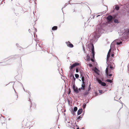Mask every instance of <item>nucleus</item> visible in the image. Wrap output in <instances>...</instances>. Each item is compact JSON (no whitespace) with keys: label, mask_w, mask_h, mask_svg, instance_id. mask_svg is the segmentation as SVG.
Segmentation results:
<instances>
[{"label":"nucleus","mask_w":129,"mask_h":129,"mask_svg":"<svg viewBox=\"0 0 129 129\" xmlns=\"http://www.w3.org/2000/svg\"><path fill=\"white\" fill-rule=\"evenodd\" d=\"M85 87V84L84 83H83L82 84L81 87L80 88L81 89L84 90V89Z\"/></svg>","instance_id":"17"},{"label":"nucleus","mask_w":129,"mask_h":129,"mask_svg":"<svg viewBox=\"0 0 129 129\" xmlns=\"http://www.w3.org/2000/svg\"><path fill=\"white\" fill-rule=\"evenodd\" d=\"M77 110V108L75 107H74V109L72 110V111H71L72 113L74 115L75 112H76Z\"/></svg>","instance_id":"13"},{"label":"nucleus","mask_w":129,"mask_h":129,"mask_svg":"<svg viewBox=\"0 0 129 129\" xmlns=\"http://www.w3.org/2000/svg\"><path fill=\"white\" fill-rule=\"evenodd\" d=\"M77 129H79V127H78V128H77Z\"/></svg>","instance_id":"45"},{"label":"nucleus","mask_w":129,"mask_h":129,"mask_svg":"<svg viewBox=\"0 0 129 129\" xmlns=\"http://www.w3.org/2000/svg\"><path fill=\"white\" fill-rule=\"evenodd\" d=\"M1 117H3V118L4 117L3 116H2V115H1Z\"/></svg>","instance_id":"46"},{"label":"nucleus","mask_w":129,"mask_h":129,"mask_svg":"<svg viewBox=\"0 0 129 129\" xmlns=\"http://www.w3.org/2000/svg\"><path fill=\"white\" fill-rule=\"evenodd\" d=\"M13 89H14V91H15V92H16V91H15V89H14V87L13 86Z\"/></svg>","instance_id":"40"},{"label":"nucleus","mask_w":129,"mask_h":129,"mask_svg":"<svg viewBox=\"0 0 129 129\" xmlns=\"http://www.w3.org/2000/svg\"><path fill=\"white\" fill-rule=\"evenodd\" d=\"M75 76L76 77V78H78V77H79V75L77 74H75Z\"/></svg>","instance_id":"22"},{"label":"nucleus","mask_w":129,"mask_h":129,"mask_svg":"<svg viewBox=\"0 0 129 129\" xmlns=\"http://www.w3.org/2000/svg\"><path fill=\"white\" fill-rule=\"evenodd\" d=\"M72 88L74 92L76 93H78V88L77 87H76L75 84H73Z\"/></svg>","instance_id":"4"},{"label":"nucleus","mask_w":129,"mask_h":129,"mask_svg":"<svg viewBox=\"0 0 129 129\" xmlns=\"http://www.w3.org/2000/svg\"><path fill=\"white\" fill-rule=\"evenodd\" d=\"M90 85H91L90 84L89 85V86H88V91H89L90 90V89H91V87H90Z\"/></svg>","instance_id":"24"},{"label":"nucleus","mask_w":129,"mask_h":129,"mask_svg":"<svg viewBox=\"0 0 129 129\" xmlns=\"http://www.w3.org/2000/svg\"><path fill=\"white\" fill-rule=\"evenodd\" d=\"M127 67H128V73H129V63L128 64V65L127 66Z\"/></svg>","instance_id":"33"},{"label":"nucleus","mask_w":129,"mask_h":129,"mask_svg":"<svg viewBox=\"0 0 129 129\" xmlns=\"http://www.w3.org/2000/svg\"><path fill=\"white\" fill-rule=\"evenodd\" d=\"M81 115H80L77 118V119L80 120L81 119V118H82V116H81Z\"/></svg>","instance_id":"23"},{"label":"nucleus","mask_w":129,"mask_h":129,"mask_svg":"<svg viewBox=\"0 0 129 129\" xmlns=\"http://www.w3.org/2000/svg\"><path fill=\"white\" fill-rule=\"evenodd\" d=\"M119 38L121 40L125 41L129 38V33H120Z\"/></svg>","instance_id":"1"},{"label":"nucleus","mask_w":129,"mask_h":129,"mask_svg":"<svg viewBox=\"0 0 129 129\" xmlns=\"http://www.w3.org/2000/svg\"><path fill=\"white\" fill-rule=\"evenodd\" d=\"M83 50L85 53H86V51L85 50V48L83 46Z\"/></svg>","instance_id":"29"},{"label":"nucleus","mask_w":129,"mask_h":129,"mask_svg":"<svg viewBox=\"0 0 129 129\" xmlns=\"http://www.w3.org/2000/svg\"><path fill=\"white\" fill-rule=\"evenodd\" d=\"M115 43L117 45H121L122 44V42L120 41V39H117L115 40Z\"/></svg>","instance_id":"10"},{"label":"nucleus","mask_w":129,"mask_h":129,"mask_svg":"<svg viewBox=\"0 0 129 129\" xmlns=\"http://www.w3.org/2000/svg\"><path fill=\"white\" fill-rule=\"evenodd\" d=\"M81 115V116H82V117L83 115V114H82V115Z\"/></svg>","instance_id":"43"},{"label":"nucleus","mask_w":129,"mask_h":129,"mask_svg":"<svg viewBox=\"0 0 129 129\" xmlns=\"http://www.w3.org/2000/svg\"><path fill=\"white\" fill-rule=\"evenodd\" d=\"M38 46L40 48H41V47L40 45H39L38 44H36V46L37 47L36 49L37 48Z\"/></svg>","instance_id":"26"},{"label":"nucleus","mask_w":129,"mask_h":129,"mask_svg":"<svg viewBox=\"0 0 129 129\" xmlns=\"http://www.w3.org/2000/svg\"><path fill=\"white\" fill-rule=\"evenodd\" d=\"M96 80L102 86H106V84L105 82H102L101 80L99 78L96 79Z\"/></svg>","instance_id":"6"},{"label":"nucleus","mask_w":129,"mask_h":129,"mask_svg":"<svg viewBox=\"0 0 129 129\" xmlns=\"http://www.w3.org/2000/svg\"><path fill=\"white\" fill-rule=\"evenodd\" d=\"M66 43L68 47L70 48H72L73 47V45L69 41L68 42H66Z\"/></svg>","instance_id":"11"},{"label":"nucleus","mask_w":129,"mask_h":129,"mask_svg":"<svg viewBox=\"0 0 129 129\" xmlns=\"http://www.w3.org/2000/svg\"><path fill=\"white\" fill-rule=\"evenodd\" d=\"M82 80L83 82V83H84L85 84V83L84 82V77L83 76L82 77Z\"/></svg>","instance_id":"21"},{"label":"nucleus","mask_w":129,"mask_h":129,"mask_svg":"<svg viewBox=\"0 0 129 129\" xmlns=\"http://www.w3.org/2000/svg\"><path fill=\"white\" fill-rule=\"evenodd\" d=\"M91 60L92 62H94V60L93 59H91Z\"/></svg>","instance_id":"38"},{"label":"nucleus","mask_w":129,"mask_h":129,"mask_svg":"<svg viewBox=\"0 0 129 129\" xmlns=\"http://www.w3.org/2000/svg\"><path fill=\"white\" fill-rule=\"evenodd\" d=\"M109 78L110 79H107L106 80V81L111 83L112 82V80L113 79V78L112 77H109Z\"/></svg>","instance_id":"15"},{"label":"nucleus","mask_w":129,"mask_h":129,"mask_svg":"<svg viewBox=\"0 0 129 129\" xmlns=\"http://www.w3.org/2000/svg\"><path fill=\"white\" fill-rule=\"evenodd\" d=\"M95 69H97V68H95Z\"/></svg>","instance_id":"47"},{"label":"nucleus","mask_w":129,"mask_h":129,"mask_svg":"<svg viewBox=\"0 0 129 129\" xmlns=\"http://www.w3.org/2000/svg\"><path fill=\"white\" fill-rule=\"evenodd\" d=\"M114 56V54H111V56L112 57H113Z\"/></svg>","instance_id":"37"},{"label":"nucleus","mask_w":129,"mask_h":129,"mask_svg":"<svg viewBox=\"0 0 129 129\" xmlns=\"http://www.w3.org/2000/svg\"><path fill=\"white\" fill-rule=\"evenodd\" d=\"M99 92L100 93H103V91L102 90H99Z\"/></svg>","instance_id":"30"},{"label":"nucleus","mask_w":129,"mask_h":129,"mask_svg":"<svg viewBox=\"0 0 129 129\" xmlns=\"http://www.w3.org/2000/svg\"><path fill=\"white\" fill-rule=\"evenodd\" d=\"M87 60H89L90 59V57L88 55H87Z\"/></svg>","instance_id":"28"},{"label":"nucleus","mask_w":129,"mask_h":129,"mask_svg":"<svg viewBox=\"0 0 129 129\" xmlns=\"http://www.w3.org/2000/svg\"><path fill=\"white\" fill-rule=\"evenodd\" d=\"M10 118H9V119H8L9 120H10Z\"/></svg>","instance_id":"48"},{"label":"nucleus","mask_w":129,"mask_h":129,"mask_svg":"<svg viewBox=\"0 0 129 129\" xmlns=\"http://www.w3.org/2000/svg\"><path fill=\"white\" fill-rule=\"evenodd\" d=\"M111 48L109 50V51L108 53V54H107V59H106V60H107V63H108V60H110L109 59H111L110 58V53L111 52Z\"/></svg>","instance_id":"8"},{"label":"nucleus","mask_w":129,"mask_h":129,"mask_svg":"<svg viewBox=\"0 0 129 129\" xmlns=\"http://www.w3.org/2000/svg\"><path fill=\"white\" fill-rule=\"evenodd\" d=\"M88 92H85L84 93V94L85 95H87L88 94Z\"/></svg>","instance_id":"31"},{"label":"nucleus","mask_w":129,"mask_h":129,"mask_svg":"<svg viewBox=\"0 0 129 129\" xmlns=\"http://www.w3.org/2000/svg\"><path fill=\"white\" fill-rule=\"evenodd\" d=\"M16 45H17V46H18V47H19V46H18V44H16Z\"/></svg>","instance_id":"41"},{"label":"nucleus","mask_w":129,"mask_h":129,"mask_svg":"<svg viewBox=\"0 0 129 129\" xmlns=\"http://www.w3.org/2000/svg\"><path fill=\"white\" fill-rule=\"evenodd\" d=\"M111 71L110 69H109L108 67H107L106 68L105 71L106 74H108V73H110L111 72Z\"/></svg>","instance_id":"12"},{"label":"nucleus","mask_w":129,"mask_h":129,"mask_svg":"<svg viewBox=\"0 0 129 129\" xmlns=\"http://www.w3.org/2000/svg\"><path fill=\"white\" fill-rule=\"evenodd\" d=\"M114 46V43L112 42L111 45V48H112V47H113Z\"/></svg>","instance_id":"25"},{"label":"nucleus","mask_w":129,"mask_h":129,"mask_svg":"<svg viewBox=\"0 0 129 129\" xmlns=\"http://www.w3.org/2000/svg\"><path fill=\"white\" fill-rule=\"evenodd\" d=\"M90 66H92V65L90 64Z\"/></svg>","instance_id":"50"},{"label":"nucleus","mask_w":129,"mask_h":129,"mask_svg":"<svg viewBox=\"0 0 129 129\" xmlns=\"http://www.w3.org/2000/svg\"><path fill=\"white\" fill-rule=\"evenodd\" d=\"M70 77L71 80H72L73 84H75V81L76 79L73 75L72 73L71 74Z\"/></svg>","instance_id":"7"},{"label":"nucleus","mask_w":129,"mask_h":129,"mask_svg":"<svg viewBox=\"0 0 129 129\" xmlns=\"http://www.w3.org/2000/svg\"><path fill=\"white\" fill-rule=\"evenodd\" d=\"M121 104H122V102H121Z\"/></svg>","instance_id":"51"},{"label":"nucleus","mask_w":129,"mask_h":129,"mask_svg":"<svg viewBox=\"0 0 129 129\" xmlns=\"http://www.w3.org/2000/svg\"><path fill=\"white\" fill-rule=\"evenodd\" d=\"M113 17L111 15L109 16L107 18V19L109 22L111 21Z\"/></svg>","instance_id":"14"},{"label":"nucleus","mask_w":129,"mask_h":129,"mask_svg":"<svg viewBox=\"0 0 129 129\" xmlns=\"http://www.w3.org/2000/svg\"><path fill=\"white\" fill-rule=\"evenodd\" d=\"M33 34H34V37H35V35H36V36H37V35L36 34V33H33Z\"/></svg>","instance_id":"36"},{"label":"nucleus","mask_w":129,"mask_h":129,"mask_svg":"<svg viewBox=\"0 0 129 129\" xmlns=\"http://www.w3.org/2000/svg\"><path fill=\"white\" fill-rule=\"evenodd\" d=\"M110 60H108V63H107H107L108 65V67H109L110 68V69H111L112 70L113 69V67L114 66V64L113 63H111V62H110V61L111 60V59H109Z\"/></svg>","instance_id":"3"},{"label":"nucleus","mask_w":129,"mask_h":129,"mask_svg":"<svg viewBox=\"0 0 129 129\" xmlns=\"http://www.w3.org/2000/svg\"><path fill=\"white\" fill-rule=\"evenodd\" d=\"M114 21V22L115 23H118V20L116 19H115Z\"/></svg>","instance_id":"27"},{"label":"nucleus","mask_w":129,"mask_h":129,"mask_svg":"<svg viewBox=\"0 0 129 129\" xmlns=\"http://www.w3.org/2000/svg\"><path fill=\"white\" fill-rule=\"evenodd\" d=\"M76 73H78L79 72V69L77 68L76 69Z\"/></svg>","instance_id":"34"},{"label":"nucleus","mask_w":129,"mask_h":129,"mask_svg":"<svg viewBox=\"0 0 129 129\" xmlns=\"http://www.w3.org/2000/svg\"><path fill=\"white\" fill-rule=\"evenodd\" d=\"M71 92V90H70H70L69 91V92H68V94H70V93Z\"/></svg>","instance_id":"39"},{"label":"nucleus","mask_w":129,"mask_h":129,"mask_svg":"<svg viewBox=\"0 0 129 129\" xmlns=\"http://www.w3.org/2000/svg\"><path fill=\"white\" fill-rule=\"evenodd\" d=\"M29 93H30V92H28V93L29 94Z\"/></svg>","instance_id":"54"},{"label":"nucleus","mask_w":129,"mask_h":129,"mask_svg":"<svg viewBox=\"0 0 129 129\" xmlns=\"http://www.w3.org/2000/svg\"><path fill=\"white\" fill-rule=\"evenodd\" d=\"M81 89H80V88H79V89L78 88V93H79V91H81Z\"/></svg>","instance_id":"35"},{"label":"nucleus","mask_w":129,"mask_h":129,"mask_svg":"<svg viewBox=\"0 0 129 129\" xmlns=\"http://www.w3.org/2000/svg\"><path fill=\"white\" fill-rule=\"evenodd\" d=\"M23 89H24V91H25V89H24V88H23Z\"/></svg>","instance_id":"53"},{"label":"nucleus","mask_w":129,"mask_h":129,"mask_svg":"<svg viewBox=\"0 0 129 129\" xmlns=\"http://www.w3.org/2000/svg\"><path fill=\"white\" fill-rule=\"evenodd\" d=\"M82 111L83 109L82 108L79 109L78 111L77 114L79 115L81 114L82 112Z\"/></svg>","instance_id":"16"},{"label":"nucleus","mask_w":129,"mask_h":129,"mask_svg":"<svg viewBox=\"0 0 129 129\" xmlns=\"http://www.w3.org/2000/svg\"><path fill=\"white\" fill-rule=\"evenodd\" d=\"M81 115V116H82V117L83 115V114H82V115Z\"/></svg>","instance_id":"42"},{"label":"nucleus","mask_w":129,"mask_h":129,"mask_svg":"<svg viewBox=\"0 0 129 129\" xmlns=\"http://www.w3.org/2000/svg\"><path fill=\"white\" fill-rule=\"evenodd\" d=\"M81 115V116H82V117L83 115V114H82V115Z\"/></svg>","instance_id":"44"},{"label":"nucleus","mask_w":129,"mask_h":129,"mask_svg":"<svg viewBox=\"0 0 129 129\" xmlns=\"http://www.w3.org/2000/svg\"><path fill=\"white\" fill-rule=\"evenodd\" d=\"M31 106H30V107H31Z\"/></svg>","instance_id":"52"},{"label":"nucleus","mask_w":129,"mask_h":129,"mask_svg":"<svg viewBox=\"0 0 129 129\" xmlns=\"http://www.w3.org/2000/svg\"><path fill=\"white\" fill-rule=\"evenodd\" d=\"M109 74V73H108V74H106L107 76V77H108V76L111 77L113 76L112 74Z\"/></svg>","instance_id":"20"},{"label":"nucleus","mask_w":129,"mask_h":129,"mask_svg":"<svg viewBox=\"0 0 129 129\" xmlns=\"http://www.w3.org/2000/svg\"><path fill=\"white\" fill-rule=\"evenodd\" d=\"M121 98V97H120L119 98V99H120Z\"/></svg>","instance_id":"49"},{"label":"nucleus","mask_w":129,"mask_h":129,"mask_svg":"<svg viewBox=\"0 0 129 129\" xmlns=\"http://www.w3.org/2000/svg\"><path fill=\"white\" fill-rule=\"evenodd\" d=\"M29 93H30V92H28V93L29 94Z\"/></svg>","instance_id":"55"},{"label":"nucleus","mask_w":129,"mask_h":129,"mask_svg":"<svg viewBox=\"0 0 129 129\" xmlns=\"http://www.w3.org/2000/svg\"><path fill=\"white\" fill-rule=\"evenodd\" d=\"M101 34L100 33H92L90 37L92 38V39L95 40L98 39L100 37Z\"/></svg>","instance_id":"2"},{"label":"nucleus","mask_w":129,"mask_h":129,"mask_svg":"<svg viewBox=\"0 0 129 129\" xmlns=\"http://www.w3.org/2000/svg\"><path fill=\"white\" fill-rule=\"evenodd\" d=\"M57 29V27L56 26H55L53 27L52 28V30H56Z\"/></svg>","instance_id":"18"},{"label":"nucleus","mask_w":129,"mask_h":129,"mask_svg":"<svg viewBox=\"0 0 129 129\" xmlns=\"http://www.w3.org/2000/svg\"><path fill=\"white\" fill-rule=\"evenodd\" d=\"M79 65V63L78 62H75L70 67V70H72L74 67L78 66Z\"/></svg>","instance_id":"9"},{"label":"nucleus","mask_w":129,"mask_h":129,"mask_svg":"<svg viewBox=\"0 0 129 129\" xmlns=\"http://www.w3.org/2000/svg\"><path fill=\"white\" fill-rule=\"evenodd\" d=\"M91 45L92 46L91 48V53L92 54V58H94V55H95V52L94 51V48L93 45L92 44H91Z\"/></svg>","instance_id":"5"},{"label":"nucleus","mask_w":129,"mask_h":129,"mask_svg":"<svg viewBox=\"0 0 129 129\" xmlns=\"http://www.w3.org/2000/svg\"><path fill=\"white\" fill-rule=\"evenodd\" d=\"M119 9V7L118 5H116L115 6V9H116L117 10H118Z\"/></svg>","instance_id":"19"},{"label":"nucleus","mask_w":129,"mask_h":129,"mask_svg":"<svg viewBox=\"0 0 129 129\" xmlns=\"http://www.w3.org/2000/svg\"><path fill=\"white\" fill-rule=\"evenodd\" d=\"M86 104H85V105H83V109H84V108H85V107H86Z\"/></svg>","instance_id":"32"}]
</instances>
